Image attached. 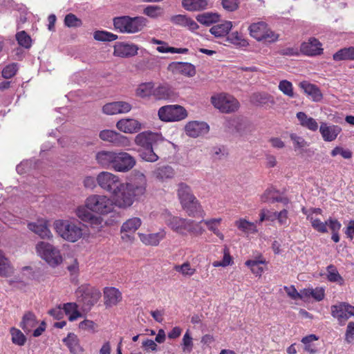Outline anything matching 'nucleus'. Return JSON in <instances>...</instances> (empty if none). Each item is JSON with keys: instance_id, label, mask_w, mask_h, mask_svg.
Returning a JSON list of instances; mask_svg holds the SVG:
<instances>
[{"instance_id": "obj_22", "label": "nucleus", "mask_w": 354, "mask_h": 354, "mask_svg": "<svg viewBox=\"0 0 354 354\" xmlns=\"http://www.w3.org/2000/svg\"><path fill=\"white\" fill-rule=\"evenodd\" d=\"M186 133L193 138H197L209 131V126L203 122L192 121L185 126Z\"/></svg>"}, {"instance_id": "obj_59", "label": "nucleus", "mask_w": 354, "mask_h": 354, "mask_svg": "<svg viewBox=\"0 0 354 354\" xmlns=\"http://www.w3.org/2000/svg\"><path fill=\"white\" fill-rule=\"evenodd\" d=\"M18 71L17 63H12L6 66L2 70V77L5 79H10L14 77Z\"/></svg>"}, {"instance_id": "obj_61", "label": "nucleus", "mask_w": 354, "mask_h": 354, "mask_svg": "<svg viewBox=\"0 0 354 354\" xmlns=\"http://www.w3.org/2000/svg\"><path fill=\"white\" fill-rule=\"evenodd\" d=\"M143 13L151 18H156L161 15L162 8L158 6H147L143 10Z\"/></svg>"}, {"instance_id": "obj_33", "label": "nucleus", "mask_w": 354, "mask_h": 354, "mask_svg": "<svg viewBox=\"0 0 354 354\" xmlns=\"http://www.w3.org/2000/svg\"><path fill=\"white\" fill-rule=\"evenodd\" d=\"M222 218H212L203 219L200 222L203 223L207 227V230L216 235L220 240H224V234L220 231L219 226L222 222Z\"/></svg>"}, {"instance_id": "obj_55", "label": "nucleus", "mask_w": 354, "mask_h": 354, "mask_svg": "<svg viewBox=\"0 0 354 354\" xmlns=\"http://www.w3.org/2000/svg\"><path fill=\"white\" fill-rule=\"evenodd\" d=\"M16 39L19 46L25 48H30L31 47L32 39L24 30L17 33Z\"/></svg>"}, {"instance_id": "obj_50", "label": "nucleus", "mask_w": 354, "mask_h": 354, "mask_svg": "<svg viewBox=\"0 0 354 354\" xmlns=\"http://www.w3.org/2000/svg\"><path fill=\"white\" fill-rule=\"evenodd\" d=\"M318 339L319 337L314 334H310L304 337L301 342L304 344V351L310 353V354H315L317 353V350L315 345L312 344V342Z\"/></svg>"}, {"instance_id": "obj_35", "label": "nucleus", "mask_w": 354, "mask_h": 354, "mask_svg": "<svg viewBox=\"0 0 354 354\" xmlns=\"http://www.w3.org/2000/svg\"><path fill=\"white\" fill-rule=\"evenodd\" d=\"M234 225L245 234H255L258 232L257 225L244 218H241L234 222Z\"/></svg>"}, {"instance_id": "obj_12", "label": "nucleus", "mask_w": 354, "mask_h": 354, "mask_svg": "<svg viewBox=\"0 0 354 354\" xmlns=\"http://www.w3.org/2000/svg\"><path fill=\"white\" fill-rule=\"evenodd\" d=\"M330 313L332 317L336 319L340 325H342L350 317L354 316V306L347 302H339L331 306Z\"/></svg>"}, {"instance_id": "obj_41", "label": "nucleus", "mask_w": 354, "mask_h": 354, "mask_svg": "<svg viewBox=\"0 0 354 354\" xmlns=\"http://www.w3.org/2000/svg\"><path fill=\"white\" fill-rule=\"evenodd\" d=\"M174 91L167 84L160 85L153 88V95L157 100H168L174 95Z\"/></svg>"}, {"instance_id": "obj_53", "label": "nucleus", "mask_w": 354, "mask_h": 354, "mask_svg": "<svg viewBox=\"0 0 354 354\" xmlns=\"http://www.w3.org/2000/svg\"><path fill=\"white\" fill-rule=\"evenodd\" d=\"M308 220L310 221L311 225L314 230L320 233H326L328 232V222H322L320 219L315 218L312 214H308Z\"/></svg>"}, {"instance_id": "obj_16", "label": "nucleus", "mask_w": 354, "mask_h": 354, "mask_svg": "<svg viewBox=\"0 0 354 354\" xmlns=\"http://www.w3.org/2000/svg\"><path fill=\"white\" fill-rule=\"evenodd\" d=\"M131 105L124 101L106 103L102 106V112L106 115L126 113L131 110Z\"/></svg>"}, {"instance_id": "obj_6", "label": "nucleus", "mask_w": 354, "mask_h": 354, "mask_svg": "<svg viewBox=\"0 0 354 354\" xmlns=\"http://www.w3.org/2000/svg\"><path fill=\"white\" fill-rule=\"evenodd\" d=\"M86 207L93 213L105 215L114 209L113 201L106 196L91 194L86 198Z\"/></svg>"}, {"instance_id": "obj_9", "label": "nucleus", "mask_w": 354, "mask_h": 354, "mask_svg": "<svg viewBox=\"0 0 354 354\" xmlns=\"http://www.w3.org/2000/svg\"><path fill=\"white\" fill-rule=\"evenodd\" d=\"M158 115L162 122H178L187 117V111L183 106L178 104L165 105L158 109Z\"/></svg>"}, {"instance_id": "obj_34", "label": "nucleus", "mask_w": 354, "mask_h": 354, "mask_svg": "<svg viewBox=\"0 0 354 354\" xmlns=\"http://www.w3.org/2000/svg\"><path fill=\"white\" fill-rule=\"evenodd\" d=\"M181 205L189 216H195L196 214L203 212L202 206L196 196L181 203Z\"/></svg>"}, {"instance_id": "obj_57", "label": "nucleus", "mask_w": 354, "mask_h": 354, "mask_svg": "<svg viewBox=\"0 0 354 354\" xmlns=\"http://www.w3.org/2000/svg\"><path fill=\"white\" fill-rule=\"evenodd\" d=\"M64 24L68 28H76L80 27L82 25V22L74 14L69 13L65 16Z\"/></svg>"}, {"instance_id": "obj_43", "label": "nucleus", "mask_w": 354, "mask_h": 354, "mask_svg": "<svg viewBox=\"0 0 354 354\" xmlns=\"http://www.w3.org/2000/svg\"><path fill=\"white\" fill-rule=\"evenodd\" d=\"M177 194L180 204L190 200L192 197H195L191 187L184 183H180L178 185Z\"/></svg>"}, {"instance_id": "obj_48", "label": "nucleus", "mask_w": 354, "mask_h": 354, "mask_svg": "<svg viewBox=\"0 0 354 354\" xmlns=\"http://www.w3.org/2000/svg\"><path fill=\"white\" fill-rule=\"evenodd\" d=\"M333 58L335 61L354 60V47L339 50L333 55Z\"/></svg>"}, {"instance_id": "obj_19", "label": "nucleus", "mask_w": 354, "mask_h": 354, "mask_svg": "<svg viewBox=\"0 0 354 354\" xmlns=\"http://www.w3.org/2000/svg\"><path fill=\"white\" fill-rule=\"evenodd\" d=\"M319 132L325 142H332L336 140L338 135L342 132V128L338 125L321 122Z\"/></svg>"}, {"instance_id": "obj_58", "label": "nucleus", "mask_w": 354, "mask_h": 354, "mask_svg": "<svg viewBox=\"0 0 354 354\" xmlns=\"http://www.w3.org/2000/svg\"><path fill=\"white\" fill-rule=\"evenodd\" d=\"M10 272L9 261L0 250V276L6 277Z\"/></svg>"}, {"instance_id": "obj_20", "label": "nucleus", "mask_w": 354, "mask_h": 354, "mask_svg": "<svg viewBox=\"0 0 354 354\" xmlns=\"http://www.w3.org/2000/svg\"><path fill=\"white\" fill-rule=\"evenodd\" d=\"M168 70L174 74H180L187 77L196 75L194 66L187 62H172L168 66Z\"/></svg>"}, {"instance_id": "obj_1", "label": "nucleus", "mask_w": 354, "mask_h": 354, "mask_svg": "<svg viewBox=\"0 0 354 354\" xmlns=\"http://www.w3.org/2000/svg\"><path fill=\"white\" fill-rule=\"evenodd\" d=\"M147 178L141 172L135 174L134 179L131 183H122L112 194L115 204L119 207H129L136 199L143 196L146 192Z\"/></svg>"}, {"instance_id": "obj_46", "label": "nucleus", "mask_w": 354, "mask_h": 354, "mask_svg": "<svg viewBox=\"0 0 354 354\" xmlns=\"http://www.w3.org/2000/svg\"><path fill=\"white\" fill-rule=\"evenodd\" d=\"M266 263V260L261 257L259 259L248 260L245 263V266L250 268L251 272L256 276H261L263 268L261 265H265Z\"/></svg>"}, {"instance_id": "obj_56", "label": "nucleus", "mask_w": 354, "mask_h": 354, "mask_svg": "<svg viewBox=\"0 0 354 354\" xmlns=\"http://www.w3.org/2000/svg\"><path fill=\"white\" fill-rule=\"evenodd\" d=\"M278 88L285 95L289 97H294L293 85L290 81L286 80L280 81Z\"/></svg>"}, {"instance_id": "obj_51", "label": "nucleus", "mask_w": 354, "mask_h": 354, "mask_svg": "<svg viewBox=\"0 0 354 354\" xmlns=\"http://www.w3.org/2000/svg\"><path fill=\"white\" fill-rule=\"evenodd\" d=\"M63 310L66 315H69L68 319L71 322L75 321L82 316V314L77 310V306L75 303H66L64 304Z\"/></svg>"}, {"instance_id": "obj_13", "label": "nucleus", "mask_w": 354, "mask_h": 354, "mask_svg": "<svg viewBox=\"0 0 354 354\" xmlns=\"http://www.w3.org/2000/svg\"><path fill=\"white\" fill-rule=\"evenodd\" d=\"M96 180L98 185L102 189L111 194H113L122 183L118 176L108 171L100 172L97 175Z\"/></svg>"}, {"instance_id": "obj_39", "label": "nucleus", "mask_w": 354, "mask_h": 354, "mask_svg": "<svg viewBox=\"0 0 354 354\" xmlns=\"http://www.w3.org/2000/svg\"><path fill=\"white\" fill-rule=\"evenodd\" d=\"M226 41L239 48H245L249 46L248 40L238 31L228 34L226 37Z\"/></svg>"}, {"instance_id": "obj_30", "label": "nucleus", "mask_w": 354, "mask_h": 354, "mask_svg": "<svg viewBox=\"0 0 354 354\" xmlns=\"http://www.w3.org/2000/svg\"><path fill=\"white\" fill-rule=\"evenodd\" d=\"M62 341L72 354H80L84 351L78 337L73 333H69Z\"/></svg>"}, {"instance_id": "obj_36", "label": "nucleus", "mask_w": 354, "mask_h": 354, "mask_svg": "<svg viewBox=\"0 0 354 354\" xmlns=\"http://www.w3.org/2000/svg\"><path fill=\"white\" fill-rule=\"evenodd\" d=\"M114 151L102 150L95 155V160L97 164L104 169H110Z\"/></svg>"}, {"instance_id": "obj_14", "label": "nucleus", "mask_w": 354, "mask_h": 354, "mask_svg": "<svg viewBox=\"0 0 354 354\" xmlns=\"http://www.w3.org/2000/svg\"><path fill=\"white\" fill-rule=\"evenodd\" d=\"M99 136L102 140L111 142L117 147H125L131 145L127 137L112 130H103L100 133Z\"/></svg>"}, {"instance_id": "obj_4", "label": "nucleus", "mask_w": 354, "mask_h": 354, "mask_svg": "<svg viewBox=\"0 0 354 354\" xmlns=\"http://www.w3.org/2000/svg\"><path fill=\"white\" fill-rule=\"evenodd\" d=\"M54 227L56 232L68 242L75 243L83 235L80 225L69 220H57L54 223Z\"/></svg>"}, {"instance_id": "obj_2", "label": "nucleus", "mask_w": 354, "mask_h": 354, "mask_svg": "<svg viewBox=\"0 0 354 354\" xmlns=\"http://www.w3.org/2000/svg\"><path fill=\"white\" fill-rule=\"evenodd\" d=\"M164 141L161 133L145 131L138 133L134 139L135 144L140 147V158L150 162H156L159 157L153 151V146Z\"/></svg>"}, {"instance_id": "obj_10", "label": "nucleus", "mask_w": 354, "mask_h": 354, "mask_svg": "<svg viewBox=\"0 0 354 354\" xmlns=\"http://www.w3.org/2000/svg\"><path fill=\"white\" fill-rule=\"evenodd\" d=\"M211 102L215 108L225 113L235 112L240 106L239 101L234 96L225 93L212 96Z\"/></svg>"}, {"instance_id": "obj_37", "label": "nucleus", "mask_w": 354, "mask_h": 354, "mask_svg": "<svg viewBox=\"0 0 354 354\" xmlns=\"http://www.w3.org/2000/svg\"><path fill=\"white\" fill-rule=\"evenodd\" d=\"M208 3V0H183L182 6L188 11H200L206 9Z\"/></svg>"}, {"instance_id": "obj_42", "label": "nucleus", "mask_w": 354, "mask_h": 354, "mask_svg": "<svg viewBox=\"0 0 354 354\" xmlns=\"http://www.w3.org/2000/svg\"><path fill=\"white\" fill-rule=\"evenodd\" d=\"M196 20L201 24L205 26H210L216 24L220 20V15L215 12H204L199 14L196 17Z\"/></svg>"}, {"instance_id": "obj_18", "label": "nucleus", "mask_w": 354, "mask_h": 354, "mask_svg": "<svg viewBox=\"0 0 354 354\" xmlns=\"http://www.w3.org/2000/svg\"><path fill=\"white\" fill-rule=\"evenodd\" d=\"M75 214L80 219L84 222H88L92 225H100L102 222L101 217L94 215L86 207V201L84 205L77 207L75 210Z\"/></svg>"}, {"instance_id": "obj_63", "label": "nucleus", "mask_w": 354, "mask_h": 354, "mask_svg": "<svg viewBox=\"0 0 354 354\" xmlns=\"http://www.w3.org/2000/svg\"><path fill=\"white\" fill-rule=\"evenodd\" d=\"M330 155L333 157H335L337 155L342 156L345 159H350L352 158V152L349 149H344L342 147H335L330 152Z\"/></svg>"}, {"instance_id": "obj_44", "label": "nucleus", "mask_w": 354, "mask_h": 354, "mask_svg": "<svg viewBox=\"0 0 354 354\" xmlns=\"http://www.w3.org/2000/svg\"><path fill=\"white\" fill-rule=\"evenodd\" d=\"M140 218L133 217L126 221L121 227V232L133 234L141 225Z\"/></svg>"}, {"instance_id": "obj_11", "label": "nucleus", "mask_w": 354, "mask_h": 354, "mask_svg": "<svg viewBox=\"0 0 354 354\" xmlns=\"http://www.w3.org/2000/svg\"><path fill=\"white\" fill-rule=\"evenodd\" d=\"M36 250L39 255L50 266H57L62 261L59 250L48 243L39 242Z\"/></svg>"}, {"instance_id": "obj_64", "label": "nucleus", "mask_w": 354, "mask_h": 354, "mask_svg": "<svg viewBox=\"0 0 354 354\" xmlns=\"http://www.w3.org/2000/svg\"><path fill=\"white\" fill-rule=\"evenodd\" d=\"M223 8L228 12L236 10L240 4V0H221Z\"/></svg>"}, {"instance_id": "obj_17", "label": "nucleus", "mask_w": 354, "mask_h": 354, "mask_svg": "<svg viewBox=\"0 0 354 354\" xmlns=\"http://www.w3.org/2000/svg\"><path fill=\"white\" fill-rule=\"evenodd\" d=\"M322 44L315 37H310L308 41L303 42L300 47L301 52L308 56H316L323 53Z\"/></svg>"}, {"instance_id": "obj_5", "label": "nucleus", "mask_w": 354, "mask_h": 354, "mask_svg": "<svg viewBox=\"0 0 354 354\" xmlns=\"http://www.w3.org/2000/svg\"><path fill=\"white\" fill-rule=\"evenodd\" d=\"M147 19L143 17L122 16L113 19V25L120 32L136 33L146 26Z\"/></svg>"}, {"instance_id": "obj_26", "label": "nucleus", "mask_w": 354, "mask_h": 354, "mask_svg": "<svg viewBox=\"0 0 354 354\" xmlns=\"http://www.w3.org/2000/svg\"><path fill=\"white\" fill-rule=\"evenodd\" d=\"M139 238L142 243L146 245L157 246L166 236V232L161 229L159 232L151 234L139 233Z\"/></svg>"}, {"instance_id": "obj_60", "label": "nucleus", "mask_w": 354, "mask_h": 354, "mask_svg": "<svg viewBox=\"0 0 354 354\" xmlns=\"http://www.w3.org/2000/svg\"><path fill=\"white\" fill-rule=\"evenodd\" d=\"M277 194L278 191L274 187H270L261 195V201L262 203H272V200Z\"/></svg>"}, {"instance_id": "obj_49", "label": "nucleus", "mask_w": 354, "mask_h": 354, "mask_svg": "<svg viewBox=\"0 0 354 354\" xmlns=\"http://www.w3.org/2000/svg\"><path fill=\"white\" fill-rule=\"evenodd\" d=\"M12 342L17 346H23L25 345L27 338L26 335L18 328L12 327L10 329Z\"/></svg>"}, {"instance_id": "obj_45", "label": "nucleus", "mask_w": 354, "mask_h": 354, "mask_svg": "<svg viewBox=\"0 0 354 354\" xmlns=\"http://www.w3.org/2000/svg\"><path fill=\"white\" fill-rule=\"evenodd\" d=\"M326 277L330 282L337 283L340 286L344 284V279L339 274L337 268L334 265L330 264L328 266L326 267Z\"/></svg>"}, {"instance_id": "obj_31", "label": "nucleus", "mask_w": 354, "mask_h": 354, "mask_svg": "<svg viewBox=\"0 0 354 354\" xmlns=\"http://www.w3.org/2000/svg\"><path fill=\"white\" fill-rule=\"evenodd\" d=\"M232 22L230 21H223L221 23L214 25L209 32L215 37H227L230 31L232 28Z\"/></svg>"}, {"instance_id": "obj_54", "label": "nucleus", "mask_w": 354, "mask_h": 354, "mask_svg": "<svg viewBox=\"0 0 354 354\" xmlns=\"http://www.w3.org/2000/svg\"><path fill=\"white\" fill-rule=\"evenodd\" d=\"M93 37L95 40L102 41H112L118 39L116 35L103 30L94 32Z\"/></svg>"}, {"instance_id": "obj_7", "label": "nucleus", "mask_w": 354, "mask_h": 354, "mask_svg": "<svg viewBox=\"0 0 354 354\" xmlns=\"http://www.w3.org/2000/svg\"><path fill=\"white\" fill-rule=\"evenodd\" d=\"M75 293L77 301L82 304L86 310H90L101 297L100 290L87 283L79 286Z\"/></svg>"}, {"instance_id": "obj_40", "label": "nucleus", "mask_w": 354, "mask_h": 354, "mask_svg": "<svg viewBox=\"0 0 354 354\" xmlns=\"http://www.w3.org/2000/svg\"><path fill=\"white\" fill-rule=\"evenodd\" d=\"M250 102L257 106L274 104L273 97L266 93H254L250 96Z\"/></svg>"}, {"instance_id": "obj_15", "label": "nucleus", "mask_w": 354, "mask_h": 354, "mask_svg": "<svg viewBox=\"0 0 354 354\" xmlns=\"http://www.w3.org/2000/svg\"><path fill=\"white\" fill-rule=\"evenodd\" d=\"M298 86L303 91L304 93L313 102H319L323 100V93L316 84L304 80L300 82Z\"/></svg>"}, {"instance_id": "obj_21", "label": "nucleus", "mask_w": 354, "mask_h": 354, "mask_svg": "<svg viewBox=\"0 0 354 354\" xmlns=\"http://www.w3.org/2000/svg\"><path fill=\"white\" fill-rule=\"evenodd\" d=\"M116 127L125 133H135L142 129V124L137 120L124 118L117 122Z\"/></svg>"}, {"instance_id": "obj_3", "label": "nucleus", "mask_w": 354, "mask_h": 354, "mask_svg": "<svg viewBox=\"0 0 354 354\" xmlns=\"http://www.w3.org/2000/svg\"><path fill=\"white\" fill-rule=\"evenodd\" d=\"M165 222L173 232L183 236L188 234L199 236L205 232L201 222H197L192 219L167 214L165 216Z\"/></svg>"}, {"instance_id": "obj_38", "label": "nucleus", "mask_w": 354, "mask_h": 354, "mask_svg": "<svg viewBox=\"0 0 354 354\" xmlns=\"http://www.w3.org/2000/svg\"><path fill=\"white\" fill-rule=\"evenodd\" d=\"M297 118L302 127L312 131H316L318 129L319 126L317 121L314 118L308 117L304 112H298Z\"/></svg>"}, {"instance_id": "obj_52", "label": "nucleus", "mask_w": 354, "mask_h": 354, "mask_svg": "<svg viewBox=\"0 0 354 354\" xmlns=\"http://www.w3.org/2000/svg\"><path fill=\"white\" fill-rule=\"evenodd\" d=\"M153 84L152 82L142 83L136 89V95L145 98L153 95Z\"/></svg>"}, {"instance_id": "obj_24", "label": "nucleus", "mask_w": 354, "mask_h": 354, "mask_svg": "<svg viewBox=\"0 0 354 354\" xmlns=\"http://www.w3.org/2000/svg\"><path fill=\"white\" fill-rule=\"evenodd\" d=\"M122 299L120 291L114 287H106L104 289V303L106 307L117 305Z\"/></svg>"}, {"instance_id": "obj_27", "label": "nucleus", "mask_w": 354, "mask_h": 354, "mask_svg": "<svg viewBox=\"0 0 354 354\" xmlns=\"http://www.w3.org/2000/svg\"><path fill=\"white\" fill-rule=\"evenodd\" d=\"M172 24L182 27L187 28L191 31L196 30L199 26L192 18L185 15H176L171 17Z\"/></svg>"}, {"instance_id": "obj_32", "label": "nucleus", "mask_w": 354, "mask_h": 354, "mask_svg": "<svg viewBox=\"0 0 354 354\" xmlns=\"http://www.w3.org/2000/svg\"><path fill=\"white\" fill-rule=\"evenodd\" d=\"M38 321L35 313L28 311L22 317L19 326L25 333H28L36 327Z\"/></svg>"}, {"instance_id": "obj_62", "label": "nucleus", "mask_w": 354, "mask_h": 354, "mask_svg": "<svg viewBox=\"0 0 354 354\" xmlns=\"http://www.w3.org/2000/svg\"><path fill=\"white\" fill-rule=\"evenodd\" d=\"M182 346L183 351L190 353L192 351L193 342L189 330L186 331L183 337Z\"/></svg>"}, {"instance_id": "obj_25", "label": "nucleus", "mask_w": 354, "mask_h": 354, "mask_svg": "<svg viewBox=\"0 0 354 354\" xmlns=\"http://www.w3.org/2000/svg\"><path fill=\"white\" fill-rule=\"evenodd\" d=\"M119 162L117 165V171L127 172L130 171L136 164L133 156L124 151H119Z\"/></svg>"}, {"instance_id": "obj_28", "label": "nucleus", "mask_w": 354, "mask_h": 354, "mask_svg": "<svg viewBox=\"0 0 354 354\" xmlns=\"http://www.w3.org/2000/svg\"><path fill=\"white\" fill-rule=\"evenodd\" d=\"M175 175V171L172 167L169 165H162L156 167L152 171L153 177L160 182H164L167 180L171 179Z\"/></svg>"}, {"instance_id": "obj_8", "label": "nucleus", "mask_w": 354, "mask_h": 354, "mask_svg": "<svg viewBox=\"0 0 354 354\" xmlns=\"http://www.w3.org/2000/svg\"><path fill=\"white\" fill-rule=\"evenodd\" d=\"M250 37L258 41L274 43L279 39V35L268 28L264 21H258L251 24L248 27Z\"/></svg>"}, {"instance_id": "obj_23", "label": "nucleus", "mask_w": 354, "mask_h": 354, "mask_svg": "<svg viewBox=\"0 0 354 354\" xmlns=\"http://www.w3.org/2000/svg\"><path fill=\"white\" fill-rule=\"evenodd\" d=\"M138 47L135 44L117 43L114 46L113 55L120 57H130L137 55Z\"/></svg>"}, {"instance_id": "obj_47", "label": "nucleus", "mask_w": 354, "mask_h": 354, "mask_svg": "<svg viewBox=\"0 0 354 354\" xmlns=\"http://www.w3.org/2000/svg\"><path fill=\"white\" fill-rule=\"evenodd\" d=\"M174 270L184 277H191L196 272V269L193 268L188 261H185L181 265H175Z\"/></svg>"}, {"instance_id": "obj_29", "label": "nucleus", "mask_w": 354, "mask_h": 354, "mask_svg": "<svg viewBox=\"0 0 354 354\" xmlns=\"http://www.w3.org/2000/svg\"><path fill=\"white\" fill-rule=\"evenodd\" d=\"M28 227L30 230L39 235L41 239H50L52 237L46 221H37V222L29 223Z\"/></svg>"}]
</instances>
